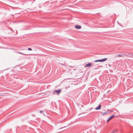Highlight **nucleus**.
Here are the masks:
<instances>
[{
    "mask_svg": "<svg viewBox=\"0 0 133 133\" xmlns=\"http://www.w3.org/2000/svg\"><path fill=\"white\" fill-rule=\"evenodd\" d=\"M62 90L61 89H59L58 90L54 91L53 92V93L55 94H56V93H57V94L58 95L61 92Z\"/></svg>",
    "mask_w": 133,
    "mask_h": 133,
    "instance_id": "f257e3e1",
    "label": "nucleus"
},
{
    "mask_svg": "<svg viewBox=\"0 0 133 133\" xmlns=\"http://www.w3.org/2000/svg\"><path fill=\"white\" fill-rule=\"evenodd\" d=\"M75 28L77 29H80L81 28V27L80 25H76L75 26Z\"/></svg>",
    "mask_w": 133,
    "mask_h": 133,
    "instance_id": "f03ea898",
    "label": "nucleus"
},
{
    "mask_svg": "<svg viewBox=\"0 0 133 133\" xmlns=\"http://www.w3.org/2000/svg\"><path fill=\"white\" fill-rule=\"evenodd\" d=\"M101 105L100 104L96 108H95V109L96 110H99V109H100L101 108Z\"/></svg>",
    "mask_w": 133,
    "mask_h": 133,
    "instance_id": "7ed1b4c3",
    "label": "nucleus"
},
{
    "mask_svg": "<svg viewBox=\"0 0 133 133\" xmlns=\"http://www.w3.org/2000/svg\"><path fill=\"white\" fill-rule=\"evenodd\" d=\"M114 116H115L114 115H112V116H111L108 119L107 122H108L112 118L114 117Z\"/></svg>",
    "mask_w": 133,
    "mask_h": 133,
    "instance_id": "20e7f679",
    "label": "nucleus"
},
{
    "mask_svg": "<svg viewBox=\"0 0 133 133\" xmlns=\"http://www.w3.org/2000/svg\"><path fill=\"white\" fill-rule=\"evenodd\" d=\"M125 55L128 57H133V55L131 54H126Z\"/></svg>",
    "mask_w": 133,
    "mask_h": 133,
    "instance_id": "39448f33",
    "label": "nucleus"
},
{
    "mask_svg": "<svg viewBox=\"0 0 133 133\" xmlns=\"http://www.w3.org/2000/svg\"><path fill=\"white\" fill-rule=\"evenodd\" d=\"M107 59V58H104L102 59L101 60V62H104L105 61H106Z\"/></svg>",
    "mask_w": 133,
    "mask_h": 133,
    "instance_id": "423d86ee",
    "label": "nucleus"
},
{
    "mask_svg": "<svg viewBox=\"0 0 133 133\" xmlns=\"http://www.w3.org/2000/svg\"><path fill=\"white\" fill-rule=\"evenodd\" d=\"M91 65V64L90 63H88L86 64V66L88 67L90 66Z\"/></svg>",
    "mask_w": 133,
    "mask_h": 133,
    "instance_id": "0eeeda50",
    "label": "nucleus"
},
{
    "mask_svg": "<svg viewBox=\"0 0 133 133\" xmlns=\"http://www.w3.org/2000/svg\"><path fill=\"white\" fill-rule=\"evenodd\" d=\"M116 57H123V55H121V54H119L118 55H117L116 56Z\"/></svg>",
    "mask_w": 133,
    "mask_h": 133,
    "instance_id": "6e6552de",
    "label": "nucleus"
},
{
    "mask_svg": "<svg viewBox=\"0 0 133 133\" xmlns=\"http://www.w3.org/2000/svg\"><path fill=\"white\" fill-rule=\"evenodd\" d=\"M94 62H101V59L96 60Z\"/></svg>",
    "mask_w": 133,
    "mask_h": 133,
    "instance_id": "1a4fd4ad",
    "label": "nucleus"
},
{
    "mask_svg": "<svg viewBox=\"0 0 133 133\" xmlns=\"http://www.w3.org/2000/svg\"><path fill=\"white\" fill-rule=\"evenodd\" d=\"M117 130H114L113 131H112V133H115V132H117Z\"/></svg>",
    "mask_w": 133,
    "mask_h": 133,
    "instance_id": "9d476101",
    "label": "nucleus"
},
{
    "mask_svg": "<svg viewBox=\"0 0 133 133\" xmlns=\"http://www.w3.org/2000/svg\"><path fill=\"white\" fill-rule=\"evenodd\" d=\"M44 112L43 111H41V110H40V113H43Z\"/></svg>",
    "mask_w": 133,
    "mask_h": 133,
    "instance_id": "9b49d317",
    "label": "nucleus"
},
{
    "mask_svg": "<svg viewBox=\"0 0 133 133\" xmlns=\"http://www.w3.org/2000/svg\"><path fill=\"white\" fill-rule=\"evenodd\" d=\"M28 50H32V49L31 48H28Z\"/></svg>",
    "mask_w": 133,
    "mask_h": 133,
    "instance_id": "f8f14e48",
    "label": "nucleus"
},
{
    "mask_svg": "<svg viewBox=\"0 0 133 133\" xmlns=\"http://www.w3.org/2000/svg\"><path fill=\"white\" fill-rule=\"evenodd\" d=\"M21 54H22V55H27V54H24L23 53H22Z\"/></svg>",
    "mask_w": 133,
    "mask_h": 133,
    "instance_id": "ddd939ff",
    "label": "nucleus"
},
{
    "mask_svg": "<svg viewBox=\"0 0 133 133\" xmlns=\"http://www.w3.org/2000/svg\"><path fill=\"white\" fill-rule=\"evenodd\" d=\"M17 52L18 53V54H21L22 53H21L20 52Z\"/></svg>",
    "mask_w": 133,
    "mask_h": 133,
    "instance_id": "4468645a",
    "label": "nucleus"
},
{
    "mask_svg": "<svg viewBox=\"0 0 133 133\" xmlns=\"http://www.w3.org/2000/svg\"><path fill=\"white\" fill-rule=\"evenodd\" d=\"M67 88L66 87V88H65V89H66Z\"/></svg>",
    "mask_w": 133,
    "mask_h": 133,
    "instance_id": "2eb2a0df",
    "label": "nucleus"
}]
</instances>
